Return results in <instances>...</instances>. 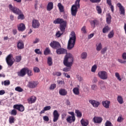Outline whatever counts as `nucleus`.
I'll use <instances>...</instances> for the list:
<instances>
[{"instance_id": "nucleus-1", "label": "nucleus", "mask_w": 126, "mask_h": 126, "mask_svg": "<svg viewBox=\"0 0 126 126\" xmlns=\"http://www.w3.org/2000/svg\"><path fill=\"white\" fill-rule=\"evenodd\" d=\"M73 57L71 54H66L63 60V64L66 67L63 69V71L66 72L70 70V68L73 64Z\"/></svg>"}, {"instance_id": "nucleus-2", "label": "nucleus", "mask_w": 126, "mask_h": 126, "mask_svg": "<svg viewBox=\"0 0 126 126\" xmlns=\"http://www.w3.org/2000/svg\"><path fill=\"white\" fill-rule=\"evenodd\" d=\"M76 41V35L74 32H72L69 35V39L68 42L67 49L68 50H71L74 48L75 45V41Z\"/></svg>"}, {"instance_id": "nucleus-3", "label": "nucleus", "mask_w": 126, "mask_h": 126, "mask_svg": "<svg viewBox=\"0 0 126 126\" xmlns=\"http://www.w3.org/2000/svg\"><path fill=\"white\" fill-rule=\"evenodd\" d=\"M54 24H60V30H63L66 28V21L63 20V19L61 18H58L53 21Z\"/></svg>"}, {"instance_id": "nucleus-4", "label": "nucleus", "mask_w": 126, "mask_h": 126, "mask_svg": "<svg viewBox=\"0 0 126 126\" xmlns=\"http://www.w3.org/2000/svg\"><path fill=\"white\" fill-rule=\"evenodd\" d=\"M9 9L13 12V13H15V14H17V15L21 13V10L20 9L17 7H13L11 4L9 5Z\"/></svg>"}, {"instance_id": "nucleus-5", "label": "nucleus", "mask_w": 126, "mask_h": 126, "mask_svg": "<svg viewBox=\"0 0 126 126\" xmlns=\"http://www.w3.org/2000/svg\"><path fill=\"white\" fill-rule=\"evenodd\" d=\"M98 77L102 80H106L108 78V73L106 71H99L98 73Z\"/></svg>"}, {"instance_id": "nucleus-6", "label": "nucleus", "mask_w": 126, "mask_h": 126, "mask_svg": "<svg viewBox=\"0 0 126 126\" xmlns=\"http://www.w3.org/2000/svg\"><path fill=\"white\" fill-rule=\"evenodd\" d=\"M50 46L53 49L57 50V49H60L61 48V43L57 41H53L50 43Z\"/></svg>"}, {"instance_id": "nucleus-7", "label": "nucleus", "mask_w": 126, "mask_h": 126, "mask_svg": "<svg viewBox=\"0 0 126 126\" xmlns=\"http://www.w3.org/2000/svg\"><path fill=\"white\" fill-rule=\"evenodd\" d=\"M12 58V55L9 54L6 58V62L8 66H12V64L14 63V61L11 59Z\"/></svg>"}, {"instance_id": "nucleus-8", "label": "nucleus", "mask_w": 126, "mask_h": 126, "mask_svg": "<svg viewBox=\"0 0 126 126\" xmlns=\"http://www.w3.org/2000/svg\"><path fill=\"white\" fill-rule=\"evenodd\" d=\"M117 5L119 8L120 14L122 15H125V14H126V10L125 9V7H124V6L122 5V3H118Z\"/></svg>"}, {"instance_id": "nucleus-9", "label": "nucleus", "mask_w": 126, "mask_h": 126, "mask_svg": "<svg viewBox=\"0 0 126 126\" xmlns=\"http://www.w3.org/2000/svg\"><path fill=\"white\" fill-rule=\"evenodd\" d=\"M89 102L94 108H98L100 104V102L93 99H90Z\"/></svg>"}, {"instance_id": "nucleus-10", "label": "nucleus", "mask_w": 126, "mask_h": 126, "mask_svg": "<svg viewBox=\"0 0 126 126\" xmlns=\"http://www.w3.org/2000/svg\"><path fill=\"white\" fill-rule=\"evenodd\" d=\"M77 11H78V8L75 5H72L71 8V14L72 16H76L77 14Z\"/></svg>"}, {"instance_id": "nucleus-11", "label": "nucleus", "mask_w": 126, "mask_h": 126, "mask_svg": "<svg viewBox=\"0 0 126 126\" xmlns=\"http://www.w3.org/2000/svg\"><path fill=\"white\" fill-rule=\"evenodd\" d=\"M13 108L14 109H16V110H18L19 112H24L25 110L24 106L22 104H15L13 106Z\"/></svg>"}, {"instance_id": "nucleus-12", "label": "nucleus", "mask_w": 126, "mask_h": 126, "mask_svg": "<svg viewBox=\"0 0 126 126\" xmlns=\"http://www.w3.org/2000/svg\"><path fill=\"white\" fill-rule=\"evenodd\" d=\"M56 53L58 55H63L64 54H66V55H67V51L61 47L57 49Z\"/></svg>"}, {"instance_id": "nucleus-13", "label": "nucleus", "mask_w": 126, "mask_h": 126, "mask_svg": "<svg viewBox=\"0 0 126 126\" xmlns=\"http://www.w3.org/2000/svg\"><path fill=\"white\" fill-rule=\"evenodd\" d=\"M59 118H60V114L58 112V110H54L53 112V122L56 123V122H58Z\"/></svg>"}, {"instance_id": "nucleus-14", "label": "nucleus", "mask_w": 126, "mask_h": 126, "mask_svg": "<svg viewBox=\"0 0 126 126\" xmlns=\"http://www.w3.org/2000/svg\"><path fill=\"white\" fill-rule=\"evenodd\" d=\"M27 72V67L22 68L20 72H18V76H25L26 75V72Z\"/></svg>"}, {"instance_id": "nucleus-15", "label": "nucleus", "mask_w": 126, "mask_h": 126, "mask_svg": "<svg viewBox=\"0 0 126 126\" xmlns=\"http://www.w3.org/2000/svg\"><path fill=\"white\" fill-rule=\"evenodd\" d=\"M122 59L124 60H123L122 59H118L117 61L120 63H123V64H126V53L124 52L122 54Z\"/></svg>"}, {"instance_id": "nucleus-16", "label": "nucleus", "mask_w": 126, "mask_h": 126, "mask_svg": "<svg viewBox=\"0 0 126 126\" xmlns=\"http://www.w3.org/2000/svg\"><path fill=\"white\" fill-rule=\"evenodd\" d=\"M93 121L94 124H101L103 121V119L100 117L94 116L93 119Z\"/></svg>"}, {"instance_id": "nucleus-17", "label": "nucleus", "mask_w": 126, "mask_h": 126, "mask_svg": "<svg viewBox=\"0 0 126 126\" xmlns=\"http://www.w3.org/2000/svg\"><path fill=\"white\" fill-rule=\"evenodd\" d=\"M32 27L33 28H34V29L39 28V27H40V23L39 22V21H38V20H33L32 21Z\"/></svg>"}, {"instance_id": "nucleus-18", "label": "nucleus", "mask_w": 126, "mask_h": 126, "mask_svg": "<svg viewBox=\"0 0 126 126\" xmlns=\"http://www.w3.org/2000/svg\"><path fill=\"white\" fill-rule=\"evenodd\" d=\"M38 82L36 81H32V82H29V84H28V87L29 88H35L36 86L38 85Z\"/></svg>"}, {"instance_id": "nucleus-19", "label": "nucleus", "mask_w": 126, "mask_h": 126, "mask_svg": "<svg viewBox=\"0 0 126 126\" xmlns=\"http://www.w3.org/2000/svg\"><path fill=\"white\" fill-rule=\"evenodd\" d=\"M18 30L19 31H21V32H23V31H25L26 29V27H25V25L23 23H21L18 25Z\"/></svg>"}, {"instance_id": "nucleus-20", "label": "nucleus", "mask_w": 126, "mask_h": 126, "mask_svg": "<svg viewBox=\"0 0 126 126\" xmlns=\"http://www.w3.org/2000/svg\"><path fill=\"white\" fill-rule=\"evenodd\" d=\"M90 22L91 26L92 28H95V26H96V25H98V24H99V21H98L97 20H96V19L92 20Z\"/></svg>"}, {"instance_id": "nucleus-21", "label": "nucleus", "mask_w": 126, "mask_h": 126, "mask_svg": "<svg viewBox=\"0 0 126 126\" xmlns=\"http://www.w3.org/2000/svg\"><path fill=\"white\" fill-rule=\"evenodd\" d=\"M36 100H37V97L35 96H32L28 99V101L29 104H33V103H35L36 102Z\"/></svg>"}, {"instance_id": "nucleus-22", "label": "nucleus", "mask_w": 126, "mask_h": 126, "mask_svg": "<svg viewBox=\"0 0 126 126\" xmlns=\"http://www.w3.org/2000/svg\"><path fill=\"white\" fill-rule=\"evenodd\" d=\"M59 94L61 96H66L67 95V91L65 89H61L59 90Z\"/></svg>"}, {"instance_id": "nucleus-23", "label": "nucleus", "mask_w": 126, "mask_h": 126, "mask_svg": "<svg viewBox=\"0 0 126 126\" xmlns=\"http://www.w3.org/2000/svg\"><path fill=\"white\" fill-rule=\"evenodd\" d=\"M17 48L19 50L24 49V43H23V41L21 40L18 41L17 43Z\"/></svg>"}, {"instance_id": "nucleus-24", "label": "nucleus", "mask_w": 126, "mask_h": 126, "mask_svg": "<svg viewBox=\"0 0 126 126\" xmlns=\"http://www.w3.org/2000/svg\"><path fill=\"white\" fill-rule=\"evenodd\" d=\"M66 121L67 123H69V124H71V123L75 122V117L73 118V117L68 116Z\"/></svg>"}, {"instance_id": "nucleus-25", "label": "nucleus", "mask_w": 126, "mask_h": 126, "mask_svg": "<svg viewBox=\"0 0 126 126\" xmlns=\"http://www.w3.org/2000/svg\"><path fill=\"white\" fill-rule=\"evenodd\" d=\"M110 101L108 100L103 101L102 102V104L103 107H104V108H105L106 109H109L110 107Z\"/></svg>"}, {"instance_id": "nucleus-26", "label": "nucleus", "mask_w": 126, "mask_h": 126, "mask_svg": "<svg viewBox=\"0 0 126 126\" xmlns=\"http://www.w3.org/2000/svg\"><path fill=\"white\" fill-rule=\"evenodd\" d=\"M54 8V3L53 2H49L47 6V10L48 11H51L52 9Z\"/></svg>"}, {"instance_id": "nucleus-27", "label": "nucleus", "mask_w": 126, "mask_h": 126, "mask_svg": "<svg viewBox=\"0 0 126 126\" xmlns=\"http://www.w3.org/2000/svg\"><path fill=\"white\" fill-rule=\"evenodd\" d=\"M60 30L61 31H59L56 33V36L57 38H60L62 35L63 34V32H65V29H64L63 31L62 30Z\"/></svg>"}, {"instance_id": "nucleus-28", "label": "nucleus", "mask_w": 126, "mask_h": 126, "mask_svg": "<svg viewBox=\"0 0 126 126\" xmlns=\"http://www.w3.org/2000/svg\"><path fill=\"white\" fill-rule=\"evenodd\" d=\"M96 50L98 52H100L102 50V43H97L96 44Z\"/></svg>"}, {"instance_id": "nucleus-29", "label": "nucleus", "mask_w": 126, "mask_h": 126, "mask_svg": "<svg viewBox=\"0 0 126 126\" xmlns=\"http://www.w3.org/2000/svg\"><path fill=\"white\" fill-rule=\"evenodd\" d=\"M81 124L82 126H87L89 125V121L88 120L85 121L84 119H82L81 120Z\"/></svg>"}, {"instance_id": "nucleus-30", "label": "nucleus", "mask_w": 126, "mask_h": 126, "mask_svg": "<svg viewBox=\"0 0 126 126\" xmlns=\"http://www.w3.org/2000/svg\"><path fill=\"white\" fill-rule=\"evenodd\" d=\"M58 6L60 12H63L64 11L63 5L62 4V3H58Z\"/></svg>"}, {"instance_id": "nucleus-31", "label": "nucleus", "mask_w": 126, "mask_h": 126, "mask_svg": "<svg viewBox=\"0 0 126 126\" xmlns=\"http://www.w3.org/2000/svg\"><path fill=\"white\" fill-rule=\"evenodd\" d=\"M110 30H111V28L109 27V26H106L103 29L102 32L103 33H108Z\"/></svg>"}, {"instance_id": "nucleus-32", "label": "nucleus", "mask_w": 126, "mask_h": 126, "mask_svg": "<svg viewBox=\"0 0 126 126\" xmlns=\"http://www.w3.org/2000/svg\"><path fill=\"white\" fill-rule=\"evenodd\" d=\"M18 17L17 19L18 20H23L24 19H25V16H24V14L22 13V11H21V13L19 14H18Z\"/></svg>"}, {"instance_id": "nucleus-33", "label": "nucleus", "mask_w": 126, "mask_h": 126, "mask_svg": "<svg viewBox=\"0 0 126 126\" xmlns=\"http://www.w3.org/2000/svg\"><path fill=\"white\" fill-rule=\"evenodd\" d=\"M73 93L75 95H79L80 93L79 92V89L77 87H75L73 89Z\"/></svg>"}, {"instance_id": "nucleus-34", "label": "nucleus", "mask_w": 126, "mask_h": 126, "mask_svg": "<svg viewBox=\"0 0 126 126\" xmlns=\"http://www.w3.org/2000/svg\"><path fill=\"white\" fill-rule=\"evenodd\" d=\"M117 101L119 104H123L124 103V98H123V97L121 95H118L117 96Z\"/></svg>"}, {"instance_id": "nucleus-35", "label": "nucleus", "mask_w": 126, "mask_h": 126, "mask_svg": "<svg viewBox=\"0 0 126 126\" xmlns=\"http://www.w3.org/2000/svg\"><path fill=\"white\" fill-rule=\"evenodd\" d=\"M47 63L49 66H51L53 64V59L51 57L47 58Z\"/></svg>"}, {"instance_id": "nucleus-36", "label": "nucleus", "mask_w": 126, "mask_h": 126, "mask_svg": "<svg viewBox=\"0 0 126 126\" xmlns=\"http://www.w3.org/2000/svg\"><path fill=\"white\" fill-rule=\"evenodd\" d=\"M111 22H112V16L109 15L106 18V23H107V24H111Z\"/></svg>"}, {"instance_id": "nucleus-37", "label": "nucleus", "mask_w": 126, "mask_h": 126, "mask_svg": "<svg viewBox=\"0 0 126 126\" xmlns=\"http://www.w3.org/2000/svg\"><path fill=\"white\" fill-rule=\"evenodd\" d=\"M75 114H76L78 118H81V117H82V113L78 110H75Z\"/></svg>"}, {"instance_id": "nucleus-38", "label": "nucleus", "mask_w": 126, "mask_h": 126, "mask_svg": "<svg viewBox=\"0 0 126 126\" xmlns=\"http://www.w3.org/2000/svg\"><path fill=\"white\" fill-rule=\"evenodd\" d=\"M115 35V33L114 32V31L112 30L108 34V37L109 39H111L114 37V35Z\"/></svg>"}, {"instance_id": "nucleus-39", "label": "nucleus", "mask_w": 126, "mask_h": 126, "mask_svg": "<svg viewBox=\"0 0 126 126\" xmlns=\"http://www.w3.org/2000/svg\"><path fill=\"white\" fill-rule=\"evenodd\" d=\"M87 53L86 52H83L81 55V58L82 60H85L86 58H87Z\"/></svg>"}, {"instance_id": "nucleus-40", "label": "nucleus", "mask_w": 126, "mask_h": 126, "mask_svg": "<svg viewBox=\"0 0 126 126\" xmlns=\"http://www.w3.org/2000/svg\"><path fill=\"white\" fill-rule=\"evenodd\" d=\"M51 53V50L49 47H47L46 48L45 51H44V54L45 55V56H47V55H49Z\"/></svg>"}, {"instance_id": "nucleus-41", "label": "nucleus", "mask_w": 126, "mask_h": 126, "mask_svg": "<svg viewBox=\"0 0 126 126\" xmlns=\"http://www.w3.org/2000/svg\"><path fill=\"white\" fill-rule=\"evenodd\" d=\"M79 2H80V0H76L75 2V4L73 5L76 6V7H77V8H79L80 7V4H79Z\"/></svg>"}, {"instance_id": "nucleus-42", "label": "nucleus", "mask_w": 126, "mask_h": 126, "mask_svg": "<svg viewBox=\"0 0 126 126\" xmlns=\"http://www.w3.org/2000/svg\"><path fill=\"white\" fill-rule=\"evenodd\" d=\"M96 9L98 14H101V13H102V9L100 6L97 5L96 6Z\"/></svg>"}, {"instance_id": "nucleus-43", "label": "nucleus", "mask_w": 126, "mask_h": 126, "mask_svg": "<svg viewBox=\"0 0 126 126\" xmlns=\"http://www.w3.org/2000/svg\"><path fill=\"white\" fill-rule=\"evenodd\" d=\"M14 121H15V119H14V117L13 116H10L9 118V124H13V123H14Z\"/></svg>"}, {"instance_id": "nucleus-44", "label": "nucleus", "mask_w": 126, "mask_h": 126, "mask_svg": "<svg viewBox=\"0 0 126 126\" xmlns=\"http://www.w3.org/2000/svg\"><path fill=\"white\" fill-rule=\"evenodd\" d=\"M27 73L28 76H32V75H33L32 70L29 69L28 68H27Z\"/></svg>"}, {"instance_id": "nucleus-45", "label": "nucleus", "mask_w": 126, "mask_h": 126, "mask_svg": "<svg viewBox=\"0 0 126 126\" xmlns=\"http://www.w3.org/2000/svg\"><path fill=\"white\" fill-rule=\"evenodd\" d=\"M56 87H57V85L56 84H52L50 85L49 89L50 90H54Z\"/></svg>"}, {"instance_id": "nucleus-46", "label": "nucleus", "mask_w": 126, "mask_h": 126, "mask_svg": "<svg viewBox=\"0 0 126 126\" xmlns=\"http://www.w3.org/2000/svg\"><path fill=\"white\" fill-rule=\"evenodd\" d=\"M15 90L17 91L18 92H22L23 91V89L21 88L20 87H17L15 88Z\"/></svg>"}, {"instance_id": "nucleus-47", "label": "nucleus", "mask_w": 126, "mask_h": 126, "mask_svg": "<svg viewBox=\"0 0 126 126\" xmlns=\"http://www.w3.org/2000/svg\"><path fill=\"white\" fill-rule=\"evenodd\" d=\"M10 115L12 116H16L17 115V111L15 109H13L11 111Z\"/></svg>"}, {"instance_id": "nucleus-48", "label": "nucleus", "mask_w": 126, "mask_h": 126, "mask_svg": "<svg viewBox=\"0 0 126 126\" xmlns=\"http://www.w3.org/2000/svg\"><path fill=\"white\" fill-rule=\"evenodd\" d=\"M22 59V58L21 57V56H16V62L19 63L21 61Z\"/></svg>"}, {"instance_id": "nucleus-49", "label": "nucleus", "mask_w": 126, "mask_h": 126, "mask_svg": "<svg viewBox=\"0 0 126 126\" xmlns=\"http://www.w3.org/2000/svg\"><path fill=\"white\" fill-rule=\"evenodd\" d=\"M115 76L117 77L118 80H119V81H122V78L120 76V74L118 72L115 73Z\"/></svg>"}, {"instance_id": "nucleus-50", "label": "nucleus", "mask_w": 126, "mask_h": 126, "mask_svg": "<svg viewBox=\"0 0 126 126\" xmlns=\"http://www.w3.org/2000/svg\"><path fill=\"white\" fill-rule=\"evenodd\" d=\"M96 69H97V65H94L92 67L91 71L92 72H95Z\"/></svg>"}, {"instance_id": "nucleus-51", "label": "nucleus", "mask_w": 126, "mask_h": 126, "mask_svg": "<svg viewBox=\"0 0 126 126\" xmlns=\"http://www.w3.org/2000/svg\"><path fill=\"white\" fill-rule=\"evenodd\" d=\"M91 88L92 90H94V91H96L97 89H98V87L96 85H93Z\"/></svg>"}, {"instance_id": "nucleus-52", "label": "nucleus", "mask_w": 126, "mask_h": 126, "mask_svg": "<svg viewBox=\"0 0 126 126\" xmlns=\"http://www.w3.org/2000/svg\"><path fill=\"white\" fill-rule=\"evenodd\" d=\"M105 126H113V124H112V123L110 122L109 121L107 120L105 124Z\"/></svg>"}, {"instance_id": "nucleus-53", "label": "nucleus", "mask_w": 126, "mask_h": 126, "mask_svg": "<svg viewBox=\"0 0 126 126\" xmlns=\"http://www.w3.org/2000/svg\"><path fill=\"white\" fill-rule=\"evenodd\" d=\"M123 120H124V118H122V115H120L117 119V122H118V123H122Z\"/></svg>"}, {"instance_id": "nucleus-54", "label": "nucleus", "mask_w": 126, "mask_h": 126, "mask_svg": "<svg viewBox=\"0 0 126 126\" xmlns=\"http://www.w3.org/2000/svg\"><path fill=\"white\" fill-rule=\"evenodd\" d=\"M107 47H104V48H103L101 50V54L102 55L105 54V53H106V52H107Z\"/></svg>"}, {"instance_id": "nucleus-55", "label": "nucleus", "mask_w": 126, "mask_h": 126, "mask_svg": "<svg viewBox=\"0 0 126 126\" xmlns=\"http://www.w3.org/2000/svg\"><path fill=\"white\" fill-rule=\"evenodd\" d=\"M91 2H92V3H98L101 1V0H90Z\"/></svg>"}, {"instance_id": "nucleus-56", "label": "nucleus", "mask_w": 126, "mask_h": 126, "mask_svg": "<svg viewBox=\"0 0 126 126\" xmlns=\"http://www.w3.org/2000/svg\"><path fill=\"white\" fill-rule=\"evenodd\" d=\"M9 84H10V81H9V80H7L4 81V85L5 86H6L7 85H9Z\"/></svg>"}, {"instance_id": "nucleus-57", "label": "nucleus", "mask_w": 126, "mask_h": 126, "mask_svg": "<svg viewBox=\"0 0 126 126\" xmlns=\"http://www.w3.org/2000/svg\"><path fill=\"white\" fill-rule=\"evenodd\" d=\"M38 4H39L38 0H35L34 3V8L36 9V10L38 9Z\"/></svg>"}, {"instance_id": "nucleus-58", "label": "nucleus", "mask_w": 126, "mask_h": 126, "mask_svg": "<svg viewBox=\"0 0 126 126\" xmlns=\"http://www.w3.org/2000/svg\"><path fill=\"white\" fill-rule=\"evenodd\" d=\"M34 52L36 53V54H37V55H42V52L40 51V49H35Z\"/></svg>"}, {"instance_id": "nucleus-59", "label": "nucleus", "mask_w": 126, "mask_h": 126, "mask_svg": "<svg viewBox=\"0 0 126 126\" xmlns=\"http://www.w3.org/2000/svg\"><path fill=\"white\" fill-rule=\"evenodd\" d=\"M33 71L34 72H40V69L38 67H34Z\"/></svg>"}, {"instance_id": "nucleus-60", "label": "nucleus", "mask_w": 126, "mask_h": 126, "mask_svg": "<svg viewBox=\"0 0 126 126\" xmlns=\"http://www.w3.org/2000/svg\"><path fill=\"white\" fill-rule=\"evenodd\" d=\"M102 84H104V81L103 80H100L98 81V85L100 86V88L101 89H102V87H101V86H102Z\"/></svg>"}, {"instance_id": "nucleus-61", "label": "nucleus", "mask_w": 126, "mask_h": 126, "mask_svg": "<svg viewBox=\"0 0 126 126\" xmlns=\"http://www.w3.org/2000/svg\"><path fill=\"white\" fill-rule=\"evenodd\" d=\"M43 119L44 120V121H45V122H49V117L47 116H45L43 117Z\"/></svg>"}, {"instance_id": "nucleus-62", "label": "nucleus", "mask_w": 126, "mask_h": 126, "mask_svg": "<svg viewBox=\"0 0 126 126\" xmlns=\"http://www.w3.org/2000/svg\"><path fill=\"white\" fill-rule=\"evenodd\" d=\"M81 31H82L83 33H84V34H85L86 33V27H83L81 29Z\"/></svg>"}, {"instance_id": "nucleus-63", "label": "nucleus", "mask_w": 126, "mask_h": 126, "mask_svg": "<svg viewBox=\"0 0 126 126\" xmlns=\"http://www.w3.org/2000/svg\"><path fill=\"white\" fill-rule=\"evenodd\" d=\"M53 75H57V76H61L62 75V73L61 72H56L53 73Z\"/></svg>"}, {"instance_id": "nucleus-64", "label": "nucleus", "mask_w": 126, "mask_h": 126, "mask_svg": "<svg viewBox=\"0 0 126 126\" xmlns=\"http://www.w3.org/2000/svg\"><path fill=\"white\" fill-rule=\"evenodd\" d=\"M44 111H49L51 110V106H45L44 108Z\"/></svg>"}]
</instances>
